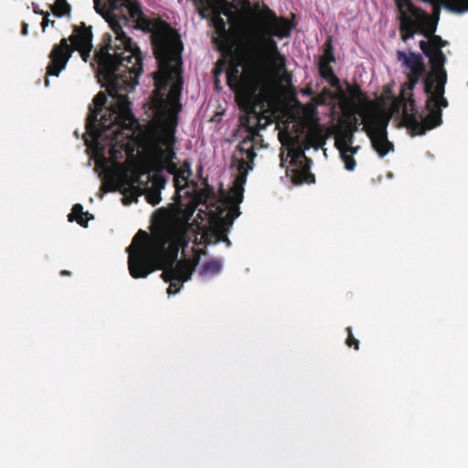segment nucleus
<instances>
[{
	"label": "nucleus",
	"instance_id": "f257e3e1",
	"mask_svg": "<svg viewBox=\"0 0 468 468\" xmlns=\"http://www.w3.org/2000/svg\"><path fill=\"white\" fill-rule=\"evenodd\" d=\"M141 9L136 0H94V8L110 25L115 39L113 45H107L95 53L99 74L104 80L108 94L115 101L106 107L107 97L100 91L89 106L86 119V134L95 143H118L120 137H129L124 131L132 133L137 120L132 111L127 92L138 84L143 72V55L137 45L122 30L132 16L126 14L124 6Z\"/></svg>",
	"mask_w": 468,
	"mask_h": 468
},
{
	"label": "nucleus",
	"instance_id": "f03ea898",
	"mask_svg": "<svg viewBox=\"0 0 468 468\" xmlns=\"http://www.w3.org/2000/svg\"><path fill=\"white\" fill-rule=\"evenodd\" d=\"M175 216H163L151 236L140 229L127 248L128 268L133 278H146L155 270H163L162 279L169 282L168 294L180 291L183 282L190 280L196 263L190 260L177 261L180 248L188 245V220Z\"/></svg>",
	"mask_w": 468,
	"mask_h": 468
},
{
	"label": "nucleus",
	"instance_id": "7ed1b4c3",
	"mask_svg": "<svg viewBox=\"0 0 468 468\" xmlns=\"http://www.w3.org/2000/svg\"><path fill=\"white\" fill-rule=\"evenodd\" d=\"M124 11L132 16L135 28L151 34V44L159 67V70L154 76V107L156 116L167 124L164 144L173 146L176 140V115L182 110L181 37L169 23L160 17H147L136 5L131 9L124 6Z\"/></svg>",
	"mask_w": 468,
	"mask_h": 468
},
{
	"label": "nucleus",
	"instance_id": "20e7f679",
	"mask_svg": "<svg viewBox=\"0 0 468 468\" xmlns=\"http://www.w3.org/2000/svg\"><path fill=\"white\" fill-rule=\"evenodd\" d=\"M420 48L429 58L431 72L424 80V92L427 95L426 109L429 113L423 123H419L414 114L406 115L410 125L417 133H425L440 126L442 122V108L449 103L444 97L447 72L444 69L446 57L441 50H432L428 41L420 40Z\"/></svg>",
	"mask_w": 468,
	"mask_h": 468
},
{
	"label": "nucleus",
	"instance_id": "39448f33",
	"mask_svg": "<svg viewBox=\"0 0 468 468\" xmlns=\"http://www.w3.org/2000/svg\"><path fill=\"white\" fill-rule=\"evenodd\" d=\"M252 119L259 121L257 113L252 112ZM251 116L246 114L240 117V123L249 132V136L244 138L236 147L233 154V164L237 165L239 175L234 180V185L230 189V199L233 206L231 207H239V204L243 199V185L246 182L247 174L252 169L253 161L256 156L254 150V135L257 133V129L254 124L250 123Z\"/></svg>",
	"mask_w": 468,
	"mask_h": 468
},
{
	"label": "nucleus",
	"instance_id": "423d86ee",
	"mask_svg": "<svg viewBox=\"0 0 468 468\" xmlns=\"http://www.w3.org/2000/svg\"><path fill=\"white\" fill-rule=\"evenodd\" d=\"M245 63L250 69L244 73L239 72L238 65H232L228 69L227 83L239 101L250 104L266 92L267 80L258 65Z\"/></svg>",
	"mask_w": 468,
	"mask_h": 468
},
{
	"label": "nucleus",
	"instance_id": "0eeeda50",
	"mask_svg": "<svg viewBox=\"0 0 468 468\" xmlns=\"http://www.w3.org/2000/svg\"><path fill=\"white\" fill-rule=\"evenodd\" d=\"M92 37L91 26H87L84 22L74 26L69 38H62L58 44L53 46L48 56L49 63L47 67V75L58 77L66 68L74 48L92 45Z\"/></svg>",
	"mask_w": 468,
	"mask_h": 468
},
{
	"label": "nucleus",
	"instance_id": "6e6552de",
	"mask_svg": "<svg viewBox=\"0 0 468 468\" xmlns=\"http://www.w3.org/2000/svg\"><path fill=\"white\" fill-rule=\"evenodd\" d=\"M236 50L242 62L258 65L261 69L262 59L268 55L279 69L285 70V58L271 37L265 38L251 31L245 32Z\"/></svg>",
	"mask_w": 468,
	"mask_h": 468
},
{
	"label": "nucleus",
	"instance_id": "1a4fd4ad",
	"mask_svg": "<svg viewBox=\"0 0 468 468\" xmlns=\"http://www.w3.org/2000/svg\"><path fill=\"white\" fill-rule=\"evenodd\" d=\"M356 112L364 117L363 131L366 132L371 141L372 147L379 156L384 157L394 146L388 139L387 126L388 118H383L376 113H366L357 110Z\"/></svg>",
	"mask_w": 468,
	"mask_h": 468
},
{
	"label": "nucleus",
	"instance_id": "9d476101",
	"mask_svg": "<svg viewBox=\"0 0 468 468\" xmlns=\"http://www.w3.org/2000/svg\"><path fill=\"white\" fill-rule=\"evenodd\" d=\"M396 6L400 14V35L403 41L413 37L420 26L429 19L428 14L416 6L411 0H396Z\"/></svg>",
	"mask_w": 468,
	"mask_h": 468
},
{
	"label": "nucleus",
	"instance_id": "9b49d317",
	"mask_svg": "<svg viewBox=\"0 0 468 468\" xmlns=\"http://www.w3.org/2000/svg\"><path fill=\"white\" fill-rule=\"evenodd\" d=\"M425 72L426 71L409 72L407 74V81L401 85L400 93L398 97V103L402 107L403 121L406 126L411 130L413 135H422L423 133H416V130L413 129L407 121L406 115L414 114L419 123H423L426 119V115L422 116L421 114H419L416 110L415 100L413 98V90Z\"/></svg>",
	"mask_w": 468,
	"mask_h": 468
},
{
	"label": "nucleus",
	"instance_id": "f8f14e48",
	"mask_svg": "<svg viewBox=\"0 0 468 468\" xmlns=\"http://www.w3.org/2000/svg\"><path fill=\"white\" fill-rule=\"evenodd\" d=\"M239 215V207H230L226 216L220 218L218 225L211 229L207 230L201 236L202 243L208 245L211 243H217L224 241L228 246L230 245V241L227 237L228 229L233 224V221Z\"/></svg>",
	"mask_w": 468,
	"mask_h": 468
},
{
	"label": "nucleus",
	"instance_id": "ddd939ff",
	"mask_svg": "<svg viewBox=\"0 0 468 468\" xmlns=\"http://www.w3.org/2000/svg\"><path fill=\"white\" fill-rule=\"evenodd\" d=\"M335 62V56L334 54V46L331 38L327 39L324 44V54L320 57L318 62V70L322 79L325 80L332 88L339 90L341 95L344 92L340 86V80L335 74L331 63Z\"/></svg>",
	"mask_w": 468,
	"mask_h": 468
},
{
	"label": "nucleus",
	"instance_id": "4468645a",
	"mask_svg": "<svg viewBox=\"0 0 468 468\" xmlns=\"http://www.w3.org/2000/svg\"><path fill=\"white\" fill-rule=\"evenodd\" d=\"M139 180V177L133 181L132 185L125 190V195L129 194L130 200L126 201L127 197L123 198V204L128 205L133 201H137V197L141 195L144 194L145 199L152 206H156L161 202V187L165 185V180L159 178L156 182H154V187H146L145 191L140 186H135L134 183Z\"/></svg>",
	"mask_w": 468,
	"mask_h": 468
},
{
	"label": "nucleus",
	"instance_id": "2eb2a0df",
	"mask_svg": "<svg viewBox=\"0 0 468 468\" xmlns=\"http://www.w3.org/2000/svg\"><path fill=\"white\" fill-rule=\"evenodd\" d=\"M262 15L270 22L272 28L271 35L279 38L288 37L291 35L292 26L287 18L278 17L276 13L265 5H263Z\"/></svg>",
	"mask_w": 468,
	"mask_h": 468
},
{
	"label": "nucleus",
	"instance_id": "dca6fc26",
	"mask_svg": "<svg viewBox=\"0 0 468 468\" xmlns=\"http://www.w3.org/2000/svg\"><path fill=\"white\" fill-rule=\"evenodd\" d=\"M215 28L219 35L218 38H214V41L218 44L220 50L225 52H231L235 48L230 35L227 31L226 23L220 16H217L214 20Z\"/></svg>",
	"mask_w": 468,
	"mask_h": 468
},
{
	"label": "nucleus",
	"instance_id": "f3484780",
	"mask_svg": "<svg viewBox=\"0 0 468 468\" xmlns=\"http://www.w3.org/2000/svg\"><path fill=\"white\" fill-rule=\"evenodd\" d=\"M396 57L404 67L410 69V72L426 71L423 58L420 53L410 51L408 55L405 51L398 50Z\"/></svg>",
	"mask_w": 468,
	"mask_h": 468
},
{
	"label": "nucleus",
	"instance_id": "a211bd4d",
	"mask_svg": "<svg viewBox=\"0 0 468 468\" xmlns=\"http://www.w3.org/2000/svg\"><path fill=\"white\" fill-rule=\"evenodd\" d=\"M346 91L350 95V104L352 107H356L358 104H368L370 103L366 94L362 91L358 84L351 85L346 82Z\"/></svg>",
	"mask_w": 468,
	"mask_h": 468
},
{
	"label": "nucleus",
	"instance_id": "6ab92c4d",
	"mask_svg": "<svg viewBox=\"0 0 468 468\" xmlns=\"http://www.w3.org/2000/svg\"><path fill=\"white\" fill-rule=\"evenodd\" d=\"M69 221H77L82 227H87L88 221L93 219V216L89 212H83V207L80 204H75L72 207L71 213L68 216Z\"/></svg>",
	"mask_w": 468,
	"mask_h": 468
},
{
	"label": "nucleus",
	"instance_id": "aec40b11",
	"mask_svg": "<svg viewBox=\"0 0 468 468\" xmlns=\"http://www.w3.org/2000/svg\"><path fill=\"white\" fill-rule=\"evenodd\" d=\"M292 180L296 185L303 183L311 184L314 182V176L310 173L309 167L292 169Z\"/></svg>",
	"mask_w": 468,
	"mask_h": 468
},
{
	"label": "nucleus",
	"instance_id": "412c9836",
	"mask_svg": "<svg viewBox=\"0 0 468 468\" xmlns=\"http://www.w3.org/2000/svg\"><path fill=\"white\" fill-rule=\"evenodd\" d=\"M441 4L452 13L463 14L468 12V0H441Z\"/></svg>",
	"mask_w": 468,
	"mask_h": 468
},
{
	"label": "nucleus",
	"instance_id": "4be33fe9",
	"mask_svg": "<svg viewBox=\"0 0 468 468\" xmlns=\"http://www.w3.org/2000/svg\"><path fill=\"white\" fill-rule=\"evenodd\" d=\"M222 269V262L218 259H212L207 261H206L200 271V275H216L218 274L221 271Z\"/></svg>",
	"mask_w": 468,
	"mask_h": 468
},
{
	"label": "nucleus",
	"instance_id": "5701e85b",
	"mask_svg": "<svg viewBox=\"0 0 468 468\" xmlns=\"http://www.w3.org/2000/svg\"><path fill=\"white\" fill-rule=\"evenodd\" d=\"M336 140H340V145L346 146L347 144H351L353 141V134L356 132V127L355 128H346V126H338L337 128Z\"/></svg>",
	"mask_w": 468,
	"mask_h": 468
},
{
	"label": "nucleus",
	"instance_id": "b1692460",
	"mask_svg": "<svg viewBox=\"0 0 468 468\" xmlns=\"http://www.w3.org/2000/svg\"><path fill=\"white\" fill-rule=\"evenodd\" d=\"M50 8L52 13L58 17L69 16L71 11V6L67 0H56L55 4L50 5Z\"/></svg>",
	"mask_w": 468,
	"mask_h": 468
},
{
	"label": "nucleus",
	"instance_id": "393cba45",
	"mask_svg": "<svg viewBox=\"0 0 468 468\" xmlns=\"http://www.w3.org/2000/svg\"><path fill=\"white\" fill-rule=\"evenodd\" d=\"M335 145L340 152V156L345 164V168L348 171H353L356 168V162L350 154L346 153L340 145V140H336Z\"/></svg>",
	"mask_w": 468,
	"mask_h": 468
},
{
	"label": "nucleus",
	"instance_id": "a878e982",
	"mask_svg": "<svg viewBox=\"0 0 468 468\" xmlns=\"http://www.w3.org/2000/svg\"><path fill=\"white\" fill-rule=\"evenodd\" d=\"M191 175L190 165L187 162H185L180 172L175 176L174 183L177 190H181L184 186L180 185L183 181L186 183L187 177Z\"/></svg>",
	"mask_w": 468,
	"mask_h": 468
},
{
	"label": "nucleus",
	"instance_id": "bb28decb",
	"mask_svg": "<svg viewBox=\"0 0 468 468\" xmlns=\"http://www.w3.org/2000/svg\"><path fill=\"white\" fill-rule=\"evenodd\" d=\"M308 140L315 148L322 147L325 143V139L324 138L320 131L310 132L308 134Z\"/></svg>",
	"mask_w": 468,
	"mask_h": 468
},
{
	"label": "nucleus",
	"instance_id": "cd10ccee",
	"mask_svg": "<svg viewBox=\"0 0 468 468\" xmlns=\"http://www.w3.org/2000/svg\"><path fill=\"white\" fill-rule=\"evenodd\" d=\"M431 45L432 50H441L443 47L446 45V41H444L440 36L432 34L428 42Z\"/></svg>",
	"mask_w": 468,
	"mask_h": 468
},
{
	"label": "nucleus",
	"instance_id": "c85d7f7f",
	"mask_svg": "<svg viewBox=\"0 0 468 468\" xmlns=\"http://www.w3.org/2000/svg\"><path fill=\"white\" fill-rule=\"evenodd\" d=\"M346 332H347V338H346V344L349 347L353 346L354 349L358 350L359 349V341L356 338H355V336L353 335L352 328L347 327Z\"/></svg>",
	"mask_w": 468,
	"mask_h": 468
},
{
	"label": "nucleus",
	"instance_id": "c756f323",
	"mask_svg": "<svg viewBox=\"0 0 468 468\" xmlns=\"http://www.w3.org/2000/svg\"><path fill=\"white\" fill-rule=\"evenodd\" d=\"M303 159L306 162L309 161L303 152L294 153L292 155L291 165L294 166L302 165Z\"/></svg>",
	"mask_w": 468,
	"mask_h": 468
},
{
	"label": "nucleus",
	"instance_id": "7c9ffc66",
	"mask_svg": "<svg viewBox=\"0 0 468 468\" xmlns=\"http://www.w3.org/2000/svg\"><path fill=\"white\" fill-rule=\"evenodd\" d=\"M92 48H93V45H90L87 47H81L80 48H74V51L75 50L79 51L83 61L87 62L88 59L90 58Z\"/></svg>",
	"mask_w": 468,
	"mask_h": 468
},
{
	"label": "nucleus",
	"instance_id": "2f4dec72",
	"mask_svg": "<svg viewBox=\"0 0 468 468\" xmlns=\"http://www.w3.org/2000/svg\"><path fill=\"white\" fill-rule=\"evenodd\" d=\"M48 16H49L48 12L45 13V15L43 16V19H42V22H41L42 31H45L48 25H51L52 27H55L56 21L55 20H50L48 18Z\"/></svg>",
	"mask_w": 468,
	"mask_h": 468
},
{
	"label": "nucleus",
	"instance_id": "473e14b6",
	"mask_svg": "<svg viewBox=\"0 0 468 468\" xmlns=\"http://www.w3.org/2000/svg\"><path fill=\"white\" fill-rule=\"evenodd\" d=\"M350 118H351L350 121H346L345 122V126L346 128H348V129L355 128V126L357 128L358 124H359L358 123V119L355 115H353V114L350 115Z\"/></svg>",
	"mask_w": 468,
	"mask_h": 468
},
{
	"label": "nucleus",
	"instance_id": "72a5a7b5",
	"mask_svg": "<svg viewBox=\"0 0 468 468\" xmlns=\"http://www.w3.org/2000/svg\"><path fill=\"white\" fill-rule=\"evenodd\" d=\"M421 1L424 3L431 4L433 6V15L436 16L437 17L439 16L441 8H440V5L438 4V0H421Z\"/></svg>",
	"mask_w": 468,
	"mask_h": 468
},
{
	"label": "nucleus",
	"instance_id": "f704fd0d",
	"mask_svg": "<svg viewBox=\"0 0 468 468\" xmlns=\"http://www.w3.org/2000/svg\"><path fill=\"white\" fill-rule=\"evenodd\" d=\"M342 149H344L346 153L350 154L353 156L359 149V146L353 147L350 144H347L346 146H342Z\"/></svg>",
	"mask_w": 468,
	"mask_h": 468
},
{
	"label": "nucleus",
	"instance_id": "c9c22d12",
	"mask_svg": "<svg viewBox=\"0 0 468 468\" xmlns=\"http://www.w3.org/2000/svg\"><path fill=\"white\" fill-rule=\"evenodd\" d=\"M28 33V25L27 23H23L22 25V34L24 36L27 35Z\"/></svg>",
	"mask_w": 468,
	"mask_h": 468
},
{
	"label": "nucleus",
	"instance_id": "e433bc0d",
	"mask_svg": "<svg viewBox=\"0 0 468 468\" xmlns=\"http://www.w3.org/2000/svg\"><path fill=\"white\" fill-rule=\"evenodd\" d=\"M33 11L35 14L41 15V16H44L46 13L43 10L38 9L37 6L33 7Z\"/></svg>",
	"mask_w": 468,
	"mask_h": 468
},
{
	"label": "nucleus",
	"instance_id": "4c0bfd02",
	"mask_svg": "<svg viewBox=\"0 0 468 468\" xmlns=\"http://www.w3.org/2000/svg\"><path fill=\"white\" fill-rule=\"evenodd\" d=\"M117 153H118V151H117V150H115V148H114V147H112V149L110 150V154H111V156H112V158H116V154H117Z\"/></svg>",
	"mask_w": 468,
	"mask_h": 468
},
{
	"label": "nucleus",
	"instance_id": "58836bf2",
	"mask_svg": "<svg viewBox=\"0 0 468 468\" xmlns=\"http://www.w3.org/2000/svg\"><path fill=\"white\" fill-rule=\"evenodd\" d=\"M71 273L69 271L63 270L60 271V275L62 276H69Z\"/></svg>",
	"mask_w": 468,
	"mask_h": 468
},
{
	"label": "nucleus",
	"instance_id": "ea45409f",
	"mask_svg": "<svg viewBox=\"0 0 468 468\" xmlns=\"http://www.w3.org/2000/svg\"><path fill=\"white\" fill-rule=\"evenodd\" d=\"M101 191L105 193V192L109 191V189L107 188V186L105 185H102L101 187Z\"/></svg>",
	"mask_w": 468,
	"mask_h": 468
},
{
	"label": "nucleus",
	"instance_id": "a19ab883",
	"mask_svg": "<svg viewBox=\"0 0 468 468\" xmlns=\"http://www.w3.org/2000/svg\"><path fill=\"white\" fill-rule=\"evenodd\" d=\"M176 170V165H173L172 167L168 170L170 173H174V171Z\"/></svg>",
	"mask_w": 468,
	"mask_h": 468
},
{
	"label": "nucleus",
	"instance_id": "79ce46f5",
	"mask_svg": "<svg viewBox=\"0 0 468 468\" xmlns=\"http://www.w3.org/2000/svg\"><path fill=\"white\" fill-rule=\"evenodd\" d=\"M305 94H310L312 92L311 89H307L306 90L303 91Z\"/></svg>",
	"mask_w": 468,
	"mask_h": 468
},
{
	"label": "nucleus",
	"instance_id": "37998d69",
	"mask_svg": "<svg viewBox=\"0 0 468 468\" xmlns=\"http://www.w3.org/2000/svg\"><path fill=\"white\" fill-rule=\"evenodd\" d=\"M45 85L48 87L49 85V80L48 78H46V80H45Z\"/></svg>",
	"mask_w": 468,
	"mask_h": 468
},
{
	"label": "nucleus",
	"instance_id": "c03bdc74",
	"mask_svg": "<svg viewBox=\"0 0 468 468\" xmlns=\"http://www.w3.org/2000/svg\"><path fill=\"white\" fill-rule=\"evenodd\" d=\"M434 31H435V26H434V27H432L430 29V32H431V33H433Z\"/></svg>",
	"mask_w": 468,
	"mask_h": 468
}]
</instances>
